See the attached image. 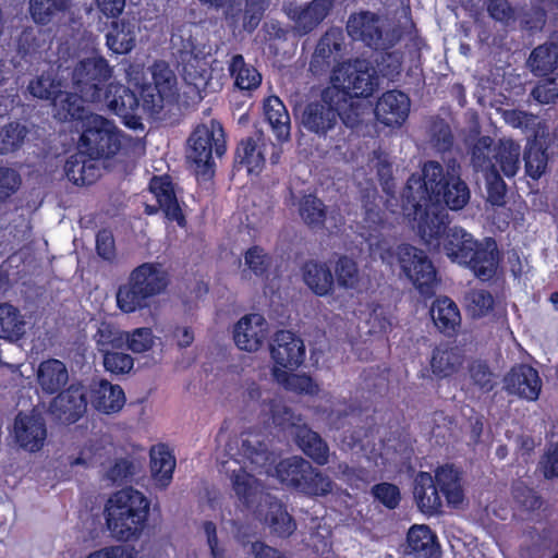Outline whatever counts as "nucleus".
<instances>
[{
	"label": "nucleus",
	"instance_id": "f257e3e1",
	"mask_svg": "<svg viewBox=\"0 0 558 558\" xmlns=\"http://www.w3.org/2000/svg\"><path fill=\"white\" fill-rule=\"evenodd\" d=\"M403 198L404 211L408 216L413 211L418 233L429 241L447 232L449 215L441 203L452 210L461 209L470 199V191L459 169L451 167L445 171L439 163L430 161L421 173L409 179Z\"/></svg>",
	"mask_w": 558,
	"mask_h": 558
},
{
	"label": "nucleus",
	"instance_id": "f03ea898",
	"mask_svg": "<svg viewBox=\"0 0 558 558\" xmlns=\"http://www.w3.org/2000/svg\"><path fill=\"white\" fill-rule=\"evenodd\" d=\"M331 86L324 93L320 101L307 105L302 113V124L307 130L323 134L331 130L340 117L344 124L354 128L368 112L369 107L360 100H350L348 96L368 97L377 86V80L366 63L355 66H339L330 76Z\"/></svg>",
	"mask_w": 558,
	"mask_h": 558
},
{
	"label": "nucleus",
	"instance_id": "7ed1b4c3",
	"mask_svg": "<svg viewBox=\"0 0 558 558\" xmlns=\"http://www.w3.org/2000/svg\"><path fill=\"white\" fill-rule=\"evenodd\" d=\"M112 72V68L98 51L94 48L87 51L72 73L75 94H81L76 105L84 107V102H90L106 107L119 116L128 128L136 130L140 126L135 112L138 110L137 98L120 84L105 85Z\"/></svg>",
	"mask_w": 558,
	"mask_h": 558
},
{
	"label": "nucleus",
	"instance_id": "20e7f679",
	"mask_svg": "<svg viewBox=\"0 0 558 558\" xmlns=\"http://www.w3.org/2000/svg\"><path fill=\"white\" fill-rule=\"evenodd\" d=\"M225 453L239 468L231 469L229 461H222L221 469L230 476L236 497L248 507L254 501L259 483L247 470L258 474H270L276 454L269 448L266 436L256 430H244L240 435L229 437Z\"/></svg>",
	"mask_w": 558,
	"mask_h": 558
},
{
	"label": "nucleus",
	"instance_id": "39448f33",
	"mask_svg": "<svg viewBox=\"0 0 558 558\" xmlns=\"http://www.w3.org/2000/svg\"><path fill=\"white\" fill-rule=\"evenodd\" d=\"M170 271L161 262H145L129 274L125 282L118 287L117 307L124 314H133L150 307L168 291Z\"/></svg>",
	"mask_w": 558,
	"mask_h": 558
},
{
	"label": "nucleus",
	"instance_id": "423d86ee",
	"mask_svg": "<svg viewBox=\"0 0 558 558\" xmlns=\"http://www.w3.org/2000/svg\"><path fill=\"white\" fill-rule=\"evenodd\" d=\"M172 46L179 51L183 63V95L186 102L201 101L210 84L211 46L191 28H182L171 37Z\"/></svg>",
	"mask_w": 558,
	"mask_h": 558
},
{
	"label": "nucleus",
	"instance_id": "0eeeda50",
	"mask_svg": "<svg viewBox=\"0 0 558 558\" xmlns=\"http://www.w3.org/2000/svg\"><path fill=\"white\" fill-rule=\"evenodd\" d=\"M150 501L141 492L126 487L114 493L105 508L108 530L121 542L137 539L149 515Z\"/></svg>",
	"mask_w": 558,
	"mask_h": 558
},
{
	"label": "nucleus",
	"instance_id": "6e6552de",
	"mask_svg": "<svg viewBox=\"0 0 558 558\" xmlns=\"http://www.w3.org/2000/svg\"><path fill=\"white\" fill-rule=\"evenodd\" d=\"M83 107L81 118L82 134L78 141V149L88 157L100 159L116 156L120 150L125 148L132 141L126 138L116 124L99 116L84 114Z\"/></svg>",
	"mask_w": 558,
	"mask_h": 558
},
{
	"label": "nucleus",
	"instance_id": "1a4fd4ad",
	"mask_svg": "<svg viewBox=\"0 0 558 558\" xmlns=\"http://www.w3.org/2000/svg\"><path fill=\"white\" fill-rule=\"evenodd\" d=\"M154 87L142 89V101L138 104L136 116L138 117L140 129L142 126V116L144 113L154 114L167 106L178 101L180 94L178 90V80L174 72L165 62H156L151 70Z\"/></svg>",
	"mask_w": 558,
	"mask_h": 558
},
{
	"label": "nucleus",
	"instance_id": "9d476101",
	"mask_svg": "<svg viewBox=\"0 0 558 558\" xmlns=\"http://www.w3.org/2000/svg\"><path fill=\"white\" fill-rule=\"evenodd\" d=\"M225 151V131L218 121L210 120L198 125L189 140L187 158L204 175L211 173L213 153L220 157Z\"/></svg>",
	"mask_w": 558,
	"mask_h": 558
},
{
	"label": "nucleus",
	"instance_id": "9b49d317",
	"mask_svg": "<svg viewBox=\"0 0 558 558\" xmlns=\"http://www.w3.org/2000/svg\"><path fill=\"white\" fill-rule=\"evenodd\" d=\"M492 138L483 136L477 140L472 148V163L476 170L492 171L499 170L508 178L514 177L520 169L521 147L510 138L501 140L494 156L495 163L488 159Z\"/></svg>",
	"mask_w": 558,
	"mask_h": 558
},
{
	"label": "nucleus",
	"instance_id": "f8f14e48",
	"mask_svg": "<svg viewBox=\"0 0 558 558\" xmlns=\"http://www.w3.org/2000/svg\"><path fill=\"white\" fill-rule=\"evenodd\" d=\"M403 274L423 295H430L437 282V270L426 252L418 246H396Z\"/></svg>",
	"mask_w": 558,
	"mask_h": 558
},
{
	"label": "nucleus",
	"instance_id": "ddd939ff",
	"mask_svg": "<svg viewBox=\"0 0 558 558\" xmlns=\"http://www.w3.org/2000/svg\"><path fill=\"white\" fill-rule=\"evenodd\" d=\"M343 50L344 36L342 32L340 29L335 28L328 31L318 41V45L311 60V71L318 74L332 65V76L335 69L339 66H355L357 63L364 62L367 64L369 72L373 73L376 80L378 81L375 69L371 66V64L366 60H355L353 62L340 63V60L343 56Z\"/></svg>",
	"mask_w": 558,
	"mask_h": 558
},
{
	"label": "nucleus",
	"instance_id": "4468645a",
	"mask_svg": "<svg viewBox=\"0 0 558 558\" xmlns=\"http://www.w3.org/2000/svg\"><path fill=\"white\" fill-rule=\"evenodd\" d=\"M60 84H54L50 75H41L28 84V92L39 99L53 97L54 117L60 121H70L81 118L83 107L76 105L77 95L62 93Z\"/></svg>",
	"mask_w": 558,
	"mask_h": 558
},
{
	"label": "nucleus",
	"instance_id": "2eb2a0df",
	"mask_svg": "<svg viewBox=\"0 0 558 558\" xmlns=\"http://www.w3.org/2000/svg\"><path fill=\"white\" fill-rule=\"evenodd\" d=\"M499 246H444L460 264L472 270L482 281L493 278L497 268Z\"/></svg>",
	"mask_w": 558,
	"mask_h": 558
},
{
	"label": "nucleus",
	"instance_id": "dca6fc26",
	"mask_svg": "<svg viewBox=\"0 0 558 558\" xmlns=\"http://www.w3.org/2000/svg\"><path fill=\"white\" fill-rule=\"evenodd\" d=\"M270 356L274 367L294 372L305 360L303 340L290 330H278L270 342Z\"/></svg>",
	"mask_w": 558,
	"mask_h": 558
},
{
	"label": "nucleus",
	"instance_id": "f3484780",
	"mask_svg": "<svg viewBox=\"0 0 558 558\" xmlns=\"http://www.w3.org/2000/svg\"><path fill=\"white\" fill-rule=\"evenodd\" d=\"M87 410V396L85 388L80 384H72L52 399L49 413L61 424L76 423Z\"/></svg>",
	"mask_w": 558,
	"mask_h": 558
},
{
	"label": "nucleus",
	"instance_id": "a211bd4d",
	"mask_svg": "<svg viewBox=\"0 0 558 558\" xmlns=\"http://www.w3.org/2000/svg\"><path fill=\"white\" fill-rule=\"evenodd\" d=\"M269 146L274 148L270 160L277 163L281 151L262 136L241 141L235 151L236 168L245 170L248 175L257 177L265 168V153Z\"/></svg>",
	"mask_w": 558,
	"mask_h": 558
},
{
	"label": "nucleus",
	"instance_id": "6ab92c4d",
	"mask_svg": "<svg viewBox=\"0 0 558 558\" xmlns=\"http://www.w3.org/2000/svg\"><path fill=\"white\" fill-rule=\"evenodd\" d=\"M505 390L527 401H536L542 391V379L536 368L529 364H515L504 378Z\"/></svg>",
	"mask_w": 558,
	"mask_h": 558
},
{
	"label": "nucleus",
	"instance_id": "aec40b11",
	"mask_svg": "<svg viewBox=\"0 0 558 558\" xmlns=\"http://www.w3.org/2000/svg\"><path fill=\"white\" fill-rule=\"evenodd\" d=\"M268 333V324L260 314H246L233 327L235 345L246 352L258 351Z\"/></svg>",
	"mask_w": 558,
	"mask_h": 558
},
{
	"label": "nucleus",
	"instance_id": "412c9836",
	"mask_svg": "<svg viewBox=\"0 0 558 558\" xmlns=\"http://www.w3.org/2000/svg\"><path fill=\"white\" fill-rule=\"evenodd\" d=\"M402 554L404 558H441L437 534L428 525H412L407 533Z\"/></svg>",
	"mask_w": 558,
	"mask_h": 558
},
{
	"label": "nucleus",
	"instance_id": "4be33fe9",
	"mask_svg": "<svg viewBox=\"0 0 558 558\" xmlns=\"http://www.w3.org/2000/svg\"><path fill=\"white\" fill-rule=\"evenodd\" d=\"M46 437L47 428L41 415L19 412L14 420V438L21 448L37 452L43 448Z\"/></svg>",
	"mask_w": 558,
	"mask_h": 558
},
{
	"label": "nucleus",
	"instance_id": "5701e85b",
	"mask_svg": "<svg viewBox=\"0 0 558 558\" xmlns=\"http://www.w3.org/2000/svg\"><path fill=\"white\" fill-rule=\"evenodd\" d=\"M410 112L409 97L399 90H389L381 95L375 107L377 120L387 126H401Z\"/></svg>",
	"mask_w": 558,
	"mask_h": 558
},
{
	"label": "nucleus",
	"instance_id": "b1692460",
	"mask_svg": "<svg viewBox=\"0 0 558 558\" xmlns=\"http://www.w3.org/2000/svg\"><path fill=\"white\" fill-rule=\"evenodd\" d=\"M513 519L518 522L531 521L539 523L543 517L539 512L544 505L542 496L524 483L512 487Z\"/></svg>",
	"mask_w": 558,
	"mask_h": 558
},
{
	"label": "nucleus",
	"instance_id": "393cba45",
	"mask_svg": "<svg viewBox=\"0 0 558 558\" xmlns=\"http://www.w3.org/2000/svg\"><path fill=\"white\" fill-rule=\"evenodd\" d=\"M413 497L417 509L427 515L442 513L444 502L433 475L429 472L420 471L413 482Z\"/></svg>",
	"mask_w": 558,
	"mask_h": 558
},
{
	"label": "nucleus",
	"instance_id": "a878e982",
	"mask_svg": "<svg viewBox=\"0 0 558 558\" xmlns=\"http://www.w3.org/2000/svg\"><path fill=\"white\" fill-rule=\"evenodd\" d=\"M433 477L441 498H445L449 507L457 508L463 502L462 472L458 468L448 463L439 465Z\"/></svg>",
	"mask_w": 558,
	"mask_h": 558
},
{
	"label": "nucleus",
	"instance_id": "bb28decb",
	"mask_svg": "<svg viewBox=\"0 0 558 558\" xmlns=\"http://www.w3.org/2000/svg\"><path fill=\"white\" fill-rule=\"evenodd\" d=\"M430 317L437 330L446 337H456L461 327V314L456 302L449 296H438L432 303Z\"/></svg>",
	"mask_w": 558,
	"mask_h": 558
},
{
	"label": "nucleus",
	"instance_id": "cd10ccee",
	"mask_svg": "<svg viewBox=\"0 0 558 558\" xmlns=\"http://www.w3.org/2000/svg\"><path fill=\"white\" fill-rule=\"evenodd\" d=\"M347 29L353 39L362 40L369 47H380L383 21L374 13L361 12L351 15Z\"/></svg>",
	"mask_w": 558,
	"mask_h": 558
},
{
	"label": "nucleus",
	"instance_id": "c85d7f7f",
	"mask_svg": "<svg viewBox=\"0 0 558 558\" xmlns=\"http://www.w3.org/2000/svg\"><path fill=\"white\" fill-rule=\"evenodd\" d=\"M296 446L317 465H325L329 461V446L322 436L306 424L291 430Z\"/></svg>",
	"mask_w": 558,
	"mask_h": 558
},
{
	"label": "nucleus",
	"instance_id": "c756f323",
	"mask_svg": "<svg viewBox=\"0 0 558 558\" xmlns=\"http://www.w3.org/2000/svg\"><path fill=\"white\" fill-rule=\"evenodd\" d=\"M301 270L304 283L315 295L327 296L333 292L335 277L326 263L307 260Z\"/></svg>",
	"mask_w": 558,
	"mask_h": 558
},
{
	"label": "nucleus",
	"instance_id": "7c9ffc66",
	"mask_svg": "<svg viewBox=\"0 0 558 558\" xmlns=\"http://www.w3.org/2000/svg\"><path fill=\"white\" fill-rule=\"evenodd\" d=\"M125 402L123 389L102 379L90 389V403L98 412L110 414L122 409Z\"/></svg>",
	"mask_w": 558,
	"mask_h": 558
},
{
	"label": "nucleus",
	"instance_id": "2f4dec72",
	"mask_svg": "<svg viewBox=\"0 0 558 558\" xmlns=\"http://www.w3.org/2000/svg\"><path fill=\"white\" fill-rule=\"evenodd\" d=\"M150 473L154 482L160 488L170 485L175 469V457L165 444L153 446L149 451Z\"/></svg>",
	"mask_w": 558,
	"mask_h": 558
},
{
	"label": "nucleus",
	"instance_id": "473e14b6",
	"mask_svg": "<svg viewBox=\"0 0 558 558\" xmlns=\"http://www.w3.org/2000/svg\"><path fill=\"white\" fill-rule=\"evenodd\" d=\"M332 4L333 0H313L304 8L290 10L289 15L294 21L295 29L300 34H306L327 16Z\"/></svg>",
	"mask_w": 558,
	"mask_h": 558
},
{
	"label": "nucleus",
	"instance_id": "72a5a7b5",
	"mask_svg": "<svg viewBox=\"0 0 558 558\" xmlns=\"http://www.w3.org/2000/svg\"><path fill=\"white\" fill-rule=\"evenodd\" d=\"M149 189L167 218L175 220L179 225H183L181 208L169 178L165 175L154 177L150 181Z\"/></svg>",
	"mask_w": 558,
	"mask_h": 558
},
{
	"label": "nucleus",
	"instance_id": "f704fd0d",
	"mask_svg": "<svg viewBox=\"0 0 558 558\" xmlns=\"http://www.w3.org/2000/svg\"><path fill=\"white\" fill-rule=\"evenodd\" d=\"M37 380L45 393L53 395L68 384V368L60 360L48 359L39 364Z\"/></svg>",
	"mask_w": 558,
	"mask_h": 558
},
{
	"label": "nucleus",
	"instance_id": "c9c22d12",
	"mask_svg": "<svg viewBox=\"0 0 558 558\" xmlns=\"http://www.w3.org/2000/svg\"><path fill=\"white\" fill-rule=\"evenodd\" d=\"M267 511L265 521L271 532L280 537H289L296 529L293 517L288 512L287 506L277 497L267 496Z\"/></svg>",
	"mask_w": 558,
	"mask_h": 558
},
{
	"label": "nucleus",
	"instance_id": "e433bc0d",
	"mask_svg": "<svg viewBox=\"0 0 558 558\" xmlns=\"http://www.w3.org/2000/svg\"><path fill=\"white\" fill-rule=\"evenodd\" d=\"M462 364V355L459 349L448 343H440L432 353L430 369L439 379L453 375Z\"/></svg>",
	"mask_w": 558,
	"mask_h": 558
},
{
	"label": "nucleus",
	"instance_id": "4c0bfd02",
	"mask_svg": "<svg viewBox=\"0 0 558 558\" xmlns=\"http://www.w3.org/2000/svg\"><path fill=\"white\" fill-rule=\"evenodd\" d=\"M64 170L68 179L77 185L90 184L100 174L96 159L83 154L81 149L68 159Z\"/></svg>",
	"mask_w": 558,
	"mask_h": 558
},
{
	"label": "nucleus",
	"instance_id": "58836bf2",
	"mask_svg": "<svg viewBox=\"0 0 558 558\" xmlns=\"http://www.w3.org/2000/svg\"><path fill=\"white\" fill-rule=\"evenodd\" d=\"M305 472L296 481V493L307 497H323L332 490V481L308 461L302 464Z\"/></svg>",
	"mask_w": 558,
	"mask_h": 558
},
{
	"label": "nucleus",
	"instance_id": "ea45409f",
	"mask_svg": "<svg viewBox=\"0 0 558 558\" xmlns=\"http://www.w3.org/2000/svg\"><path fill=\"white\" fill-rule=\"evenodd\" d=\"M264 114L276 138L286 142L290 137V116L286 106L277 96H270L265 100Z\"/></svg>",
	"mask_w": 558,
	"mask_h": 558
},
{
	"label": "nucleus",
	"instance_id": "a19ab883",
	"mask_svg": "<svg viewBox=\"0 0 558 558\" xmlns=\"http://www.w3.org/2000/svg\"><path fill=\"white\" fill-rule=\"evenodd\" d=\"M137 24L135 21L113 22L107 34V46L116 53H128L135 46Z\"/></svg>",
	"mask_w": 558,
	"mask_h": 558
},
{
	"label": "nucleus",
	"instance_id": "79ce46f5",
	"mask_svg": "<svg viewBox=\"0 0 558 558\" xmlns=\"http://www.w3.org/2000/svg\"><path fill=\"white\" fill-rule=\"evenodd\" d=\"M271 373L274 379L287 390L308 396H316L319 392L318 385L308 375L293 374L290 371H283L279 367L272 368Z\"/></svg>",
	"mask_w": 558,
	"mask_h": 558
},
{
	"label": "nucleus",
	"instance_id": "37998d69",
	"mask_svg": "<svg viewBox=\"0 0 558 558\" xmlns=\"http://www.w3.org/2000/svg\"><path fill=\"white\" fill-rule=\"evenodd\" d=\"M307 463L302 457L293 456L280 460L277 464L274 463L270 474H272L283 486L291 490H296V481H300L301 475L305 472L302 465Z\"/></svg>",
	"mask_w": 558,
	"mask_h": 558
},
{
	"label": "nucleus",
	"instance_id": "c03bdc74",
	"mask_svg": "<svg viewBox=\"0 0 558 558\" xmlns=\"http://www.w3.org/2000/svg\"><path fill=\"white\" fill-rule=\"evenodd\" d=\"M25 333V320L17 307L0 303V338L20 340Z\"/></svg>",
	"mask_w": 558,
	"mask_h": 558
},
{
	"label": "nucleus",
	"instance_id": "a18cd8bd",
	"mask_svg": "<svg viewBox=\"0 0 558 558\" xmlns=\"http://www.w3.org/2000/svg\"><path fill=\"white\" fill-rule=\"evenodd\" d=\"M229 71L234 80V85L242 90L257 88L262 83V75L252 65L245 63L241 54L232 57Z\"/></svg>",
	"mask_w": 558,
	"mask_h": 558
},
{
	"label": "nucleus",
	"instance_id": "49530a36",
	"mask_svg": "<svg viewBox=\"0 0 558 558\" xmlns=\"http://www.w3.org/2000/svg\"><path fill=\"white\" fill-rule=\"evenodd\" d=\"M69 8V0H31L29 11L37 24H48L59 20Z\"/></svg>",
	"mask_w": 558,
	"mask_h": 558
},
{
	"label": "nucleus",
	"instance_id": "de8ad7c7",
	"mask_svg": "<svg viewBox=\"0 0 558 558\" xmlns=\"http://www.w3.org/2000/svg\"><path fill=\"white\" fill-rule=\"evenodd\" d=\"M529 64L536 75H546L558 65V45L548 44L537 47L530 56Z\"/></svg>",
	"mask_w": 558,
	"mask_h": 558
},
{
	"label": "nucleus",
	"instance_id": "09e8293b",
	"mask_svg": "<svg viewBox=\"0 0 558 558\" xmlns=\"http://www.w3.org/2000/svg\"><path fill=\"white\" fill-rule=\"evenodd\" d=\"M464 299L466 311L472 318H484L494 311L495 299L487 290L472 289L465 294Z\"/></svg>",
	"mask_w": 558,
	"mask_h": 558
},
{
	"label": "nucleus",
	"instance_id": "8fccbe9b",
	"mask_svg": "<svg viewBox=\"0 0 558 558\" xmlns=\"http://www.w3.org/2000/svg\"><path fill=\"white\" fill-rule=\"evenodd\" d=\"M524 160L526 173L532 179H538L545 173L548 163V155L538 140L535 138L527 144Z\"/></svg>",
	"mask_w": 558,
	"mask_h": 558
},
{
	"label": "nucleus",
	"instance_id": "3c124183",
	"mask_svg": "<svg viewBox=\"0 0 558 558\" xmlns=\"http://www.w3.org/2000/svg\"><path fill=\"white\" fill-rule=\"evenodd\" d=\"M335 281L340 288L354 289L360 281V271L354 259L342 255L335 263Z\"/></svg>",
	"mask_w": 558,
	"mask_h": 558
},
{
	"label": "nucleus",
	"instance_id": "603ef678",
	"mask_svg": "<svg viewBox=\"0 0 558 558\" xmlns=\"http://www.w3.org/2000/svg\"><path fill=\"white\" fill-rule=\"evenodd\" d=\"M97 349L104 354L111 350H121L125 347V331L102 325L95 335Z\"/></svg>",
	"mask_w": 558,
	"mask_h": 558
},
{
	"label": "nucleus",
	"instance_id": "864d4df0",
	"mask_svg": "<svg viewBox=\"0 0 558 558\" xmlns=\"http://www.w3.org/2000/svg\"><path fill=\"white\" fill-rule=\"evenodd\" d=\"M299 213L310 226H319L326 222L324 204L313 195H305L300 199Z\"/></svg>",
	"mask_w": 558,
	"mask_h": 558
},
{
	"label": "nucleus",
	"instance_id": "5fc2aeb1",
	"mask_svg": "<svg viewBox=\"0 0 558 558\" xmlns=\"http://www.w3.org/2000/svg\"><path fill=\"white\" fill-rule=\"evenodd\" d=\"M155 344V336L149 327H138L125 331V345L133 353H145Z\"/></svg>",
	"mask_w": 558,
	"mask_h": 558
},
{
	"label": "nucleus",
	"instance_id": "6e6d98bb",
	"mask_svg": "<svg viewBox=\"0 0 558 558\" xmlns=\"http://www.w3.org/2000/svg\"><path fill=\"white\" fill-rule=\"evenodd\" d=\"M468 374L472 384L484 392L494 388L493 373L485 361L474 360L468 365Z\"/></svg>",
	"mask_w": 558,
	"mask_h": 558
},
{
	"label": "nucleus",
	"instance_id": "4d7b16f0",
	"mask_svg": "<svg viewBox=\"0 0 558 558\" xmlns=\"http://www.w3.org/2000/svg\"><path fill=\"white\" fill-rule=\"evenodd\" d=\"M104 367L113 375H124L130 373L134 366V359L119 350H111L102 354Z\"/></svg>",
	"mask_w": 558,
	"mask_h": 558
},
{
	"label": "nucleus",
	"instance_id": "13d9d810",
	"mask_svg": "<svg viewBox=\"0 0 558 558\" xmlns=\"http://www.w3.org/2000/svg\"><path fill=\"white\" fill-rule=\"evenodd\" d=\"M271 420L275 426L284 432L291 429L295 432L299 426H303L301 415L295 414L291 408L283 404L271 405Z\"/></svg>",
	"mask_w": 558,
	"mask_h": 558
},
{
	"label": "nucleus",
	"instance_id": "bf43d9fd",
	"mask_svg": "<svg viewBox=\"0 0 558 558\" xmlns=\"http://www.w3.org/2000/svg\"><path fill=\"white\" fill-rule=\"evenodd\" d=\"M372 495L389 510L396 509L401 500L399 487L388 482L375 484L372 487Z\"/></svg>",
	"mask_w": 558,
	"mask_h": 558
},
{
	"label": "nucleus",
	"instance_id": "052dcab7",
	"mask_svg": "<svg viewBox=\"0 0 558 558\" xmlns=\"http://www.w3.org/2000/svg\"><path fill=\"white\" fill-rule=\"evenodd\" d=\"M245 264L255 276L263 277L268 272L271 257L264 253L263 246H250L245 252Z\"/></svg>",
	"mask_w": 558,
	"mask_h": 558
},
{
	"label": "nucleus",
	"instance_id": "680f3d73",
	"mask_svg": "<svg viewBox=\"0 0 558 558\" xmlns=\"http://www.w3.org/2000/svg\"><path fill=\"white\" fill-rule=\"evenodd\" d=\"M135 475V465L133 461L126 458L117 459L107 472L108 478L117 484L122 485L132 482Z\"/></svg>",
	"mask_w": 558,
	"mask_h": 558
},
{
	"label": "nucleus",
	"instance_id": "e2e57ef3",
	"mask_svg": "<svg viewBox=\"0 0 558 558\" xmlns=\"http://www.w3.org/2000/svg\"><path fill=\"white\" fill-rule=\"evenodd\" d=\"M26 130L19 123H11L0 132V153H8L21 145Z\"/></svg>",
	"mask_w": 558,
	"mask_h": 558
},
{
	"label": "nucleus",
	"instance_id": "0e129e2a",
	"mask_svg": "<svg viewBox=\"0 0 558 558\" xmlns=\"http://www.w3.org/2000/svg\"><path fill=\"white\" fill-rule=\"evenodd\" d=\"M20 185L21 178L14 169L0 167V202L14 194Z\"/></svg>",
	"mask_w": 558,
	"mask_h": 558
},
{
	"label": "nucleus",
	"instance_id": "69168bd1",
	"mask_svg": "<svg viewBox=\"0 0 558 558\" xmlns=\"http://www.w3.org/2000/svg\"><path fill=\"white\" fill-rule=\"evenodd\" d=\"M534 98L542 104H549L558 97V73L539 83L533 90Z\"/></svg>",
	"mask_w": 558,
	"mask_h": 558
},
{
	"label": "nucleus",
	"instance_id": "338daca9",
	"mask_svg": "<svg viewBox=\"0 0 558 558\" xmlns=\"http://www.w3.org/2000/svg\"><path fill=\"white\" fill-rule=\"evenodd\" d=\"M486 172L488 199L494 205H501L506 192L505 182L500 179L498 171L493 169Z\"/></svg>",
	"mask_w": 558,
	"mask_h": 558
},
{
	"label": "nucleus",
	"instance_id": "774afa93",
	"mask_svg": "<svg viewBox=\"0 0 558 558\" xmlns=\"http://www.w3.org/2000/svg\"><path fill=\"white\" fill-rule=\"evenodd\" d=\"M86 558H136L133 548L112 545L94 550Z\"/></svg>",
	"mask_w": 558,
	"mask_h": 558
}]
</instances>
